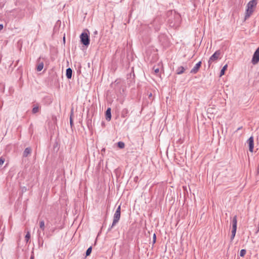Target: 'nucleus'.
Segmentation results:
<instances>
[{"instance_id": "11", "label": "nucleus", "mask_w": 259, "mask_h": 259, "mask_svg": "<svg viewBox=\"0 0 259 259\" xmlns=\"http://www.w3.org/2000/svg\"><path fill=\"white\" fill-rule=\"evenodd\" d=\"M106 119L108 121H110L111 118V109L108 108L106 111Z\"/></svg>"}, {"instance_id": "17", "label": "nucleus", "mask_w": 259, "mask_h": 259, "mask_svg": "<svg viewBox=\"0 0 259 259\" xmlns=\"http://www.w3.org/2000/svg\"><path fill=\"white\" fill-rule=\"evenodd\" d=\"M227 67H228V66L226 64L225 66H224V67L222 68V69H221V72H220L221 76L225 74V72L226 70L227 69Z\"/></svg>"}, {"instance_id": "8", "label": "nucleus", "mask_w": 259, "mask_h": 259, "mask_svg": "<svg viewBox=\"0 0 259 259\" xmlns=\"http://www.w3.org/2000/svg\"><path fill=\"white\" fill-rule=\"evenodd\" d=\"M201 65V62L199 61L197 64H195V65L194 66V67L191 69L190 72L193 74L196 73L199 69L200 68Z\"/></svg>"}, {"instance_id": "6", "label": "nucleus", "mask_w": 259, "mask_h": 259, "mask_svg": "<svg viewBox=\"0 0 259 259\" xmlns=\"http://www.w3.org/2000/svg\"><path fill=\"white\" fill-rule=\"evenodd\" d=\"M160 23V22L159 18H156L152 21L151 25L156 30H158L159 29Z\"/></svg>"}, {"instance_id": "30", "label": "nucleus", "mask_w": 259, "mask_h": 259, "mask_svg": "<svg viewBox=\"0 0 259 259\" xmlns=\"http://www.w3.org/2000/svg\"><path fill=\"white\" fill-rule=\"evenodd\" d=\"M70 125L72 126V125L73 124V121H72V119L71 117H70Z\"/></svg>"}, {"instance_id": "18", "label": "nucleus", "mask_w": 259, "mask_h": 259, "mask_svg": "<svg viewBox=\"0 0 259 259\" xmlns=\"http://www.w3.org/2000/svg\"><path fill=\"white\" fill-rule=\"evenodd\" d=\"M44 68V63L42 62L39 63L37 66V70L40 71Z\"/></svg>"}, {"instance_id": "29", "label": "nucleus", "mask_w": 259, "mask_h": 259, "mask_svg": "<svg viewBox=\"0 0 259 259\" xmlns=\"http://www.w3.org/2000/svg\"><path fill=\"white\" fill-rule=\"evenodd\" d=\"M34 256L33 252H32V254L31 255V256H30V259H34Z\"/></svg>"}, {"instance_id": "13", "label": "nucleus", "mask_w": 259, "mask_h": 259, "mask_svg": "<svg viewBox=\"0 0 259 259\" xmlns=\"http://www.w3.org/2000/svg\"><path fill=\"white\" fill-rule=\"evenodd\" d=\"M72 70L70 68H68L66 69V75L68 79H70L72 77Z\"/></svg>"}, {"instance_id": "25", "label": "nucleus", "mask_w": 259, "mask_h": 259, "mask_svg": "<svg viewBox=\"0 0 259 259\" xmlns=\"http://www.w3.org/2000/svg\"><path fill=\"white\" fill-rule=\"evenodd\" d=\"M153 70L156 74H158L159 72V69L158 68H155V67H153Z\"/></svg>"}, {"instance_id": "14", "label": "nucleus", "mask_w": 259, "mask_h": 259, "mask_svg": "<svg viewBox=\"0 0 259 259\" xmlns=\"http://www.w3.org/2000/svg\"><path fill=\"white\" fill-rule=\"evenodd\" d=\"M185 70V68L183 66H180L177 69V73L178 74H182L184 72Z\"/></svg>"}, {"instance_id": "27", "label": "nucleus", "mask_w": 259, "mask_h": 259, "mask_svg": "<svg viewBox=\"0 0 259 259\" xmlns=\"http://www.w3.org/2000/svg\"><path fill=\"white\" fill-rule=\"evenodd\" d=\"M236 230H237V229H232V231H231V233L233 234V235H236Z\"/></svg>"}, {"instance_id": "9", "label": "nucleus", "mask_w": 259, "mask_h": 259, "mask_svg": "<svg viewBox=\"0 0 259 259\" xmlns=\"http://www.w3.org/2000/svg\"><path fill=\"white\" fill-rule=\"evenodd\" d=\"M37 235H38V244L39 246H42L43 245V240L42 237L43 235H44V233L42 234V235L41 234L40 230H38L37 231Z\"/></svg>"}, {"instance_id": "33", "label": "nucleus", "mask_w": 259, "mask_h": 259, "mask_svg": "<svg viewBox=\"0 0 259 259\" xmlns=\"http://www.w3.org/2000/svg\"><path fill=\"white\" fill-rule=\"evenodd\" d=\"M258 174H259V164H258L257 169H256V175H258Z\"/></svg>"}, {"instance_id": "22", "label": "nucleus", "mask_w": 259, "mask_h": 259, "mask_svg": "<svg viewBox=\"0 0 259 259\" xmlns=\"http://www.w3.org/2000/svg\"><path fill=\"white\" fill-rule=\"evenodd\" d=\"M117 144H118V147L121 149L123 148L125 146L124 143L122 142H118Z\"/></svg>"}, {"instance_id": "12", "label": "nucleus", "mask_w": 259, "mask_h": 259, "mask_svg": "<svg viewBox=\"0 0 259 259\" xmlns=\"http://www.w3.org/2000/svg\"><path fill=\"white\" fill-rule=\"evenodd\" d=\"M237 216L235 215L232 221V229H237Z\"/></svg>"}, {"instance_id": "28", "label": "nucleus", "mask_w": 259, "mask_h": 259, "mask_svg": "<svg viewBox=\"0 0 259 259\" xmlns=\"http://www.w3.org/2000/svg\"><path fill=\"white\" fill-rule=\"evenodd\" d=\"M115 212H120V205L118 206Z\"/></svg>"}, {"instance_id": "36", "label": "nucleus", "mask_w": 259, "mask_h": 259, "mask_svg": "<svg viewBox=\"0 0 259 259\" xmlns=\"http://www.w3.org/2000/svg\"><path fill=\"white\" fill-rule=\"evenodd\" d=\"M40 58H39L38 59V61H39V60H40Z\"/></svg>"}, {"instance_id": "1", "label": "nucleus", "mask_w": 259, "mask_h": 259, "mask_svg": "<svg viewBox=\"0 0 259 259\" xmlns=\"http://www.w3.org/2000/svg\"><path fill=\"white\" fill-rule=\"evenodd\" d=\"M256 4V0H251L248 3L245 16V20L247 19L251 16L253 12V9Z\"/></svg>"}, {"instance_id": "31", "label": "nucleus", "mask_w": 259, "mask_h": 259, "mask_svg": "<svg viewBox=\"0 0 259 259\" xmlns=\"http://www.w3.org/2000/svg\"><path fill=\"white\" fill-rule=\"evenodd\" d=\"M235 235H233L232 234H231V240H233L235 237Z\"/></svg>"}, {"instance_id": "32", "label": "nucleus", "mask_w": 259, "mask_h": 259, "mask_svg": "<svg viewBox=\"0 0 259 259\" xmlns=\"http://www.w3.org/2000/svg\"><path fill=\"white\" fill-rule=\"evenodd\" d=\"M156 235L154 234V235H153V242H155V241H156Z\"/></svg>"}, {"instance_id": "10", "label": "nucleus", "mask_w": 259, "mask_h": 259, "mask_svg": "<svg viewBox=\"0 0 259 259\" xmlns=\"http://www.w3.org/2000/svg\"><path fill=\"white\" fill-rule=\"evenodd\" d=\"M32 150L30 147L26 148L23 153V157H26L31 154Z\"/></svg>"}, {"instance_id": "35", "label": "nucleus", "mask_w": 259, "mask_h": 259, "mask_svg": "<svg viewBox=\"0 0 259 259\" xmlns=\"http://www.w3.org/2000/svg\"><path fill=\"white\" fill-rule=\"evenodd\" d=\"M151 96H152V94H151V93H150V94L149 95V97H151Z\"/></svg>"}, {"instance_id": "4", "label": "nucleus", "mask_w": 259, "mask_h": 259, "mask_svg": "<svg viewBox=\"0 0 259 259\" xmlns=\"http://www.w3.org/2000/svg\"><path fill=\"white\" fill-rule=\"evenodd\" d=\"M259 62V47L256 50L253 54L251 62L253 64H256Z\"/></svg>"}, {"instance_id": "21", "label": "nucleus", "mask_w": 259, "mask_h": 259, "mask_svg": "<svg viewBox=\"0 0 259 259\" xmlns=\"http://www.w3.org/2000/svg\"><path fill=\"white\" fill-rule=\"evenodd\" d=\"M175 14V17L176 19H177V22L176 24H178L179 23L180 19V16L178 14H176L175 12H174Z\"/></svg>"}, {"instance_id": "3", "label": "nucleus", "mask_w": 259, "mask_h": 259, "mask_svg": "<svg viewBox=\"0 0 259 259\" xmlns=\"http://www.w3.org/2000/svg\"><path fill=\"white\" fill-rule=\"evenodd\" d=\"M221 51L218 50L208 60V65L209 66L212 64V62L216 61L218 60L219 58H220L221 56Z\"/></svg>"}, {"instance_id": "34", "label": "nucleus", "mask_w": 259, "mask_h": 259, "mask_svg": "<svg viewBox=\"0 0 259 259\" xmlns=\"http://www.w3.org/2000/svg\"><path fill=\"white\" fill-rule=\"evenodd\" d=\"M3 25L0 24V31L3 29Z\"/></svg>"}, {"instance_id": "23", "label": "nucleus", "mask_w": 259, "mask_h": 259, "mask_svg": "<svg viewBox=\"0 0 259 259\" xmlns=\"http://www.w3.org/2000/svg\"><path fill=\"white\" fill-rule=\"evenodd\" d=\"M92 247H90L86 251V256H89L90 255L91 252H92Z\"/></svg>"}, {"instance_id": "5", "label": "nucleus", "mask_w": 259, "mask_h": 259, "mask_svg": "<svg viewBox=\"0 0 259 259\" xmlns=\"http://www.w3.org/2000/svg\"><path fill=\"white\" fill-rule=\"evenodd\" d=\"M120 212H115L114 214L113 221L112 225H111V227L109 228V229H111L114 226L116 225V224L118 222V221L120 219Z\"/></svg>"}, {"instance_id": "26", "label": "nucleus", "mask_w": 259, "mask_h": 259, "mask_svg": "<svg viewBox=\"0 0 259 259\" xmlns=\"http://www.w3.org/2000/svg\"><path fill=\"white\" fill-rule=\"evenodd\" d=\"M5 162V159L3 157L0 158V166L2 165Z\"/></svg>"}, {"instance_id": "16", "label": "nucleus", "mask_w": 259, "mask_h": 259, "mask_svg": "<svg viewBox=\"0 0 259 259\" xmlns=\"http://www.w3.org/2000/svg\"><path fill=\"white\" fill-rule=\"evenodd\" d=\"M39 107L37 105L35 106L32 110V112L33 113L35 114L37 113L39 111Z\"/></svg>"}, {"instance_id": "7", "label": "nucleus", "mask_w": 259, "mask_h": 259, "mask_svg": "<svg viewBox=\"0 0 259 259\" xmlns=\"http://www.w3.org/2000/svg\"><path fill=\"white\" fill-rule=\"evenodd\" d=\"M247 143L249 146V150L252 152L254 148V140L253 137H250L247 141Z\"/></svg>"}, {"instance_id": "2", "label": "nucleus", "mask_w": 259, "mask_h": 259, "mask_svg": "<svg viewBox=\"0 0 259 259\" xmlns=\"http://www.w3.org/2000/svg\"><path fill=\"white\" fill-rule=\"evenodd\" d=\"M80 38L81 43L83 45L88 46L90 44V38L87 33L82 32L80 36Z\"/></svg>"}, {"instance_id": "19", "label": "nucleus", "mask_w": 259, "mask_h": 259, "mask_svg": "<svg viewBox=\"0 0 259 259\" xmlns=\"http://www.w3.org/2000/svg\"><path fill=\"white\" fill-rule=\"evenodd\" d=\"M30 238V234L29 232H28L25 235V240L26 242H28Z\"/></svg>"}, {"instance_id": "20", "label": "nucleus", "mask_w": 259, "mask_h": 259, "mask_svg": "<svg viewBox=\"0 0 259 259\" xmlns=\"http://www.w3.org/2000/svg\"><path fill=\"white\" fill-rule=\"evenodd\" d=\"M127 113H128V110H127V109H124L122 111V113H121V116H122V117H125L127 115Z\"/></svg>"}, {"instance_id": "24", "label": "nucleus", "mask_w": 259, "mask_h": 259, "mask_svg": "<svg viewBox=\"0 0 259 259\" xmlns=\"http://www.w3.org/2000/svg\"><path fill=\"white\" fill-rule=\"evenodd\" d=\"M246 252V251L245 249H241L240 252V255L242 257H243L245 255Z\"/></svg>"}, {"instance_id": "15", "label": "nucleus", "mask_w": 259, "mask_h": 259, "mask_svg": "<svg viewBox=\"0 0 259 259\" xmlns=\"http://www.w3.org/2000/svg\"><path fill=\"white\" fill-rule=\"evenodd\" d=\"M39 228L41 230L44 231L45 229V222L44 221H41L39 222Z\"/></svg>"}]
</instances>
